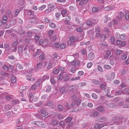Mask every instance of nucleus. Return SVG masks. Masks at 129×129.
<instances>
[{"label":"nucleus","mask_w":129,"mask_h":129,"mask_svg":"<svg viewBox=\"0 0 129 129\" xmlns=\"http://www.w3.org/2000/svg\"><path fill=\"white\" fill-rule=\"evenodd\" d=\"M46 7V6L45 5H43L41 7L39 8V10H42L45 9Z\"/></svg>","instance_id":"8fccbe9b"},{"label":"nucleus","mask_w":129,"mask_h":129,"mask_svg":"<svg viewBox=\"0 0 129 129\" xmlns=\"http://www.w3.org/2000/svg\"><path fill=\"white\" fill-rule=\"evenodd\" d=\"M88 1V0H81L80 2V4L81 5L84 4L86 3Z\"/></svg>","instance_id":"7c9ffc66"},{"label":"nucleus","mask_w":129,"mask_h":129,"mask_svg":"<svg viewBox=\"0 0 129 129\" xmlns=\"http://www.w3.org/2000/svg\"><path fill=\"white\" fill-rule=\"evenodd\" d=\"M23 47L21 46H19L18 48V51L19 54L20 55L23 51Z\"/></svg>","instance_id":"4be33fe9"},{"label":"nucleus","mask_w":129,"mask_h":129,"mask_svg":"<svg viewBox=\"0 0 129 129\" xmlns=\"http://www.w3.org/2000/svg\"><path fill=\"white\" fill-rule=\"evenodd\" d=\"M127 56L126 55H123L121 56V58L123 60H125L127 58Z\"/></svg>","instance_id":"338daca9"},{"label":"nucleus","mask_w":129,"mask_h":129,"mask_svg":"<svg viewBox=\"0 0 129 129\" xmlns=\"http://www.w3.org/2000/svg\"><path fill=\"white\" fill-rule=\"evenodd\" d=\"M115 77V74L114 72H112L111 74V78L112 79H113Z\"/></svg>","instance_id":"a18cd8bd"},{"label":"nucleus","mask_w":129,"mask_h":129,"mask_svg":"<svg viewBox=\"0 0 129 129\" xmlns=\"http://www.w3.org/2000/svg\"><path fill=\"white\" fill-rule=\"evenodd\" d=\"M99 114V112H94L93 113V115L94 117L97 116Z\"/></svg>","instance_id":"864d4df0"},{"label":"nucleus","mask_w":129,"mask_h":129,"mask_svg":"<svg viewBox=\"0 0 129 129\" xmlns=\"http://www.w3.org/2000/svg\"><path fill=\"white\" fill-rule=\"evenodd\" d=\"M60 91L62 93H67L68 92V90L64 87H62L60 89Z\"/></svg>","instance_id":"a211bd4d"},{"label":"nucleus","mask_w":129,"mask_h":129,"mask_svg":"<svg viewBox=\"0 0 129 129\" xmlns=\"http://www.w3.org/2000/svg\"><path fill=\"white\" fill-rule=\"evenodd\" d=\"M13 104L14 105H16L17 104L20 103V101L18 100H14L12 101Z\"/></svg>","instance_id":"c85d7f7f"},{"label":"nucleus","mask_w":129,"mask_h":129,"mask_svg":"<svg viewBox=\"0 0 129 129\" xmlns=\"http://www.w3.org/2000/svg\"><path fill=\"white\" fill-rule=\"evenodd\" d=\"M126 36L125 34H122L120 35L119 38L121 40H123L126 38Z\"/></svg>","instance_id":"6ab92c4d"},{"label":"nucleus","mask_w":129,"mask_h":129,"mask_svg":"<svg viewBox=\"0 0 129 129\" xmlns=\"http://www.w3.org/2000/svg\"><path fill=\"white\" fill-rule=\"evenodd\" d=\"M3 68V69L6 71H8L9 69L8 67L6 65H4Z\"/></svg>","instance_id":"4d7b16f0"},{"label":"nucleus","mask_w":129,"mask_h":129,"mask_svg":"<svg viewBox=\"0 0 129 129\" xmlns=\"http://www.w3.org/2000/svg\"><path fill=\"white\" fill-rule=\"evenodd\" d=\"M104 67L105 68L108 69H111V66L107 64L105 65L104 66Z\"/></svg>","instance_id":"de8ad7c7"},{"label":"nucleus","mask_w":129,"mask_h":129,"mask_svg":"<svg viewBox=\"0 0 129 129\" xmlns=\"http://www.w3.org/2000/svg\"><path fill=\"white\" fill-rule=\"evenodd\" d=\"M106 119H107V118L104 117H102L101 118L99 119L98 120L99 121H103L106 120Z\"/></svg>","instance_id":"5fc2aeb1"},{"label":"nucleus","mask_w":129,"mask_h":129,"mask_svg":"<svg viewBox=\"0 0 129 129\" xmlns=\"http://www.w3.org/2000/svg\"><path fill=\"white\" fill-rule=\"evenodd\" d=\"M92 10L93 12H96L98 11V9L96 7H94L92 8Z\"/></svg>","instance_id":"3c124183"},{"label":"nucleus","mask_w":129,"mask_h":129,"mask_svg":"<svg viewBox=\"0 0 129 129\" xmlns=\"http://www.w3.org/2000/svg\"><path fill=\"white\" fill-rule=\"evenodd\" d=\"M11 82L13 83H15L16 81V78L14 77H12L11 78Z\"/></svg>","instance_id":"473e14b6"},{"label":"nucleus","mask_w":129,"mask_h":129,"mask_svg":"<svg viewBox=\"0 0 129 129\" xmlns=\"http://www.w3.org/2000/svg\"><path fill=\"white\" fill-rule=\"evenodd\" d=\"M41 115L43 117H45L47 115V113L46 111H45L43 110H40Z\"/></svg>","instance_id":"aec40b11"},{"label":"nucleus","mask_w":129,"mask_h":129,"mask_svg":"<svg viewBox=\"0 0 129 129\" xmlns=\"http://www.w3.org/2000/svg\"><path fill=\"white\" fill-rule=\"evenodd\" d=\"M70 40L68 41L67 43L69 46H73L74 45L76 42H77L76 40L75 37L74 36H72L70 37L69 38Z\"/></svg>","instance_id":"f03ea898"},{"label":"nucleus","mask_w":129,"mask_h":129,"mask_svg":"<svg viewBox=\"0 0 129 129\" xmlns=\"http://www.w3.org/2000/svg\"><path fill=\"white\" fill-rule=\"evenodd\" d=\"M99 129H100L105 126H106L107 125V123H104V124H99Z\"/></svg>","instance_id":"2f4dec72"},{"label":"nucleus","mask_w":129,"mask_h":129,"mask_svg":"<svg viewBox=\"0 0 129 129\" xmlns=\"http://www.w3.org/2000/svg\"><path fill=\"white\" fill-rule=\"evenodd\" d=\"M94 57V53L92 52H90L88 55V58L90 60H92Z\"/></svg>","instance_id":"9b49d317"},{"label":"nucleus","mask_w":129,"mask_h":129,"mask_svg":"<svg viewBox=\"0 0 129 129\" xmlns=\"http://www.w3.org/2000/svg\"><path fill=\"white\" fill-rule=\"evenodd\" d=\"M46 92H49L51 91L52 89V87L50 86H46Z\"/></svg>","instance_id":"5701e85b"},{"label":"nucleus","mask_w":129,"mask_h":129,"mask_svg":"<svg viewBox=\"0 0 129 129\" xmlns=\"http://www.w3.org/2000/svg\"><path fill=\"white\" fill-rule=\"evenodd\" d=\"M86 23L88 26H90L92 24L91 20L90 19L88 20L86 22Z\"/></svg>","instance_id":"58836bf2"},{"label":"nucleus","mask_w":129,"mask_h":129,"mask_svg":"<svg viewBox=\"0 0 129 129\" xmlns=\"http://www.w3.org/2000/svg\"><path fill=\"white\" fill-rule=\"evenodd\" d=\"M80 63V62L79 61L75 59L72 61L71 63V64L73 66H78L79 65Z\"/></svg>","instance_id":"39448f33"},{"label":"nucleus","mask_w":129,"mask_h":129,"mask_svg":"<svg viewBox=\"0 0 129 129\" xmlns=\"http://www.w3.org/2000/svg\"><path fill=\"white\" fill-rule=\"evenodd\" d=\"M67 12L65 10H62L61 12V14L63 16L64 15L67 13Z\"/></svg>","instance_id":"052dcab7"},{"label":"nucleus","mask_w":129,"mask_h":129,"mask_svg":"<svg viewBox=\"0 0 129 129\" xmlns=\"http://www.w3.org/2000/svg\"><path fill=\"white\" fill-rule=\"evenodd\" d=\"M9 47V44L7 42L5 43L4 44V48H8Z\"/></svg>","instance_id":"69168bd1"},{"label":"nucleus","mask_w":129,"mask_h":129,"mask_svg":"<svg viewBox=\"0 0 129 129\" xmlns=\"http://www.w3.org/2000/svg\"><path fill=\"white\" fill-rule=\"evenodd\" d=\"M125 18L127 20H129V11L126 12L125 14Z\"/></svg>","instance_id":"c756f323"},{"label":"nucleus","mask_w":129,"mask_h":129,"mask_svg":"<svg viewBox=\"0 0 129 129\" xmlns=\"http://www.w3.org/2000/svg\"><path fill=\"white\" fill-rule=\"evenodd\" d=\"M123 120V118L122 117H116L113 118L112 121V124H119Z\"/></svg>","instance_id":"f257e3e1"},{"label":"nucleus","mask_w":129,"mask_h":129,"mask_svg":"<svg viewBox=\"0 0 129 129\" xmlns=\"http://www.w3.org/2000/svg\"><path fill=\"white\" fill-rule=\"evenodd\" d=\"M34 33L32 32L28 31L27 33V35L28 36L31 37L33 35Z\"/></svg>","instance_id":"c9c22d12"},{"label":"nucleus","mask_w":129,"mask_h":129,"mask_svg":"<svg viewBox=\"0 0 129 129\" xmlns=\"http://www.w3.org/2000/svg\"><path fill=\"white\" fill-rule=\"evenodd\" d=\"M49 78V76L47 75L44 76L42 79L40 78L39 79V82H40L41 81H44L45 80H48Z\"/></svg>","instance_id":"9d476101"},{"label":"nucleus","mask_w":129,"mask_h":129,"mask_svg":"<svg viewBox=\"0 0 129 129\" xmlns=\"http://www.w3.org/2000/svg\"><path fill=\"white\" fill-rule=\"evenodd\" d=\"M35 124L41 127H44L45 126L44 123L42 122H37L35 123Z\"/></svg>","instance_id":"423d86ee"},{"label":"nucleus","mask_w":129,"mask_h":129,"mask_svg":"<svg viewBox=\"0 0 129 129\" xmlns=\"http://www.w3.org/2000/svg\"><path fill=\"white\" fill-rule=\"evenodd\" d=\"M53 124L54 125H56L58 124V122L57 120L56 119L53 120L52 121Z\"/></svg>","instance_id":"c03bdc74"},{"label":"nucleus","mask_w":129,"mask_h":129,"mask_svg":"<svg viewBox=\"0 0 129 129\" xmlns=\"http://www.w3.org/2000/svg\"><path fill=\"white\" fill-rule=\"evenodd\" d=\"M16 20L13 19L10 21V23L11 24V25H14V24L16 23Z\"/></svg>","instance_id":"ea45409f"},{"label":"nucleus","mask_w":129,"mask_h":129,"mask_svg":"<svg viewBox=\"0 0 129 129\" xmlns=\"http://www.w3.org/2000/svg\"><path fill=\"white\" fill-rule=\"evenodd\" d=\"M50 27L53 28H55L56 27V25L53 22H51L49 25Z\"/></svg>","instance_id":"f704fd0d"},{"label":"nucleus","mask_w":129,"mask_h":129,"mask_svg":"<svg viewBox=\"0 0 129 129\" xmlns=\"http://www.w3.org/2000/svg\"><path fill=\"white\" fill-rule=\"evenodd\" d=\"M108 106L110 107L114 108L116 106V104L113 103H111L108 104Z\"/></svg>","instance_id":"393cba45"},{"label":"nucleus","mask_w":129,"mask_h":129,"mask_svg":"<svg viewBox=\"0 0 129 129\" xmlns=\"http://www.w3.org/2000/svg\"><path fill=\"white\" fill-rule=\"evenodd\" d=\"M124 14L123 12H121L120 13L118 16L117 17V18L118 19L121 20L122 18L124 16Z\"/></svg>","instance_id":"412c9836"},{"label":"nucleus","mask_w":129,"mask_h":129,"mask_svg":"<svg viewBox=\"0 0 129 129\" xmlns=\"http://www.w3.org/2000/svg\"><path fill=\"white\" fill-rule=\"evenodd\" d=\"M29 19H34L35 20L37 19V17H36L33 14V15H31L29 17Z\"/></svg>","instance_id":"37998d69"},{"label":"nucleus","mask_w":129,"mask_h":129,"mask_svg":"<svg viewBox=\"0 0 129 129\" xmlns=\"http://www.w3.org/2000/svg\"><path fill=\"white\" fill-rule=\"evenodd\" d=\"M92 65V62H90L88 63L87 64V67L88 68H90Z\"/></svg>","instance_id":"774afa93"},{"label":"nucleus","mask_w":129,"mask_h":129,"mask_svg":"<svg viewBox=\"0 0 129 129\" xmlns=\"http://www.w3.org/2000/svg\"><path fill=\"white\" fill-rule=\"evenodd\" d=\"M96 109L97 110H99L101 112H103L105 110L104 107L101 106H98L97 107Z\"/></svg>","instance_id":"4468645a"},{"label":"nucleus","mask_w":129,"mask_h":129,"mask_svg":"<svg viewBox=\"0 0 129 129\" xmlns=\"http://www.w3.org/2000/svg\"><path fill=\"white\" fill-rule=\"evenodd\" d=\"M39 57L40 60H42L45 58V56L44 54H41L39 56Z\"/></svg>","instance_id":"a19ab883"},{"label":"nucleus","mask_w":129,"mask_h":129,"mask_svg":"<svg viewBox=\"0 0 129 129\" xmlns=\"http://www.w3.org/2000/svg\"><path fill=\"white\" fill-rule=\"evenodd\" d=\"M25 31L22 29V27H21V28L19 30V34L21 35L25 33Z\"/></svg>","instance_id":"e433bc0d"},{"label":"nucleus","mask_w":129,"mask_h":129,"mask_svg":"<svg viewBox=\"0 0 129 129\" xmlns=\"http://www.w3.org/2000/svg\"><path fill=\"white\" fill-rule=\"evenodd\" d=\"M84 36L82 34H80L78 36L75 37L76 40L77 42H79L82 40L84 38Z\"/></svg>","instance_id":"20e7f679"},{"label":"nucleus","mask_w":129,"mask_h":129,"mask_svg":"<svg viewBox=\"0 0 129 129\" xmlns=\"http://www.w3.org/2000/svg\"><path fill=\"white\" fill-rule=\"evenodd\" d=\"M92 82L94 84L97 85L100 84L101 83V81L96 79H93L92 81Z\"/></svg>","instance_id":"dca6fc26"},{"label":"nucleus","mask_w":129,"mask_h":129,"mask_svg":"<svg viewBox=\"0 0 129 129\" xmlns=\"http://www.w3.org/2000/svg\"><path fill=\"white\" fill-rule=\"evenodd\" d=\"M52 67V65L51 63H49L48 64L47 67V68L48 70H49Z\"/></svg>","instance_id":"680f3d73"},{"label":"nucleus","mask_w":129,"mask_h":129,"mask_svg":"<svg viewBox=\"0 0 129 129\" xmlns=\"http://www.w3.org/2000/svg\"><path fill=\"white\" fill-rule=\"evenodd\" d=\"M25 4V2L23 0H20L19 2V4L20 6H22Z\"/></svg>","instance_id":"09e8293b"},{"label":"nucleus","mask_w":129,"mask_h":129,"mask_svg":"<svg viewBox=\"0 0 129 129\" xmlns=\"http://www.w3.org/2000/svg\"><path fill=\"white\" fill-rule=\"evenodd\" d=\"M42 53V52L41 50L40 49H37V51L36 52L34 53H33V56L35 57L37 56H38Z\"/></svg>","instance_id":"0eeeda50"},{"label":"nucleus","mask_w":129,"mask_h":129,"mask_svg":"<svg viewBox=\"0 0 129 129\" xmlns=\"http://www.w3.org/2000/svg\"><path fill=\"white\" fill-rule=\"evenodd\" d=\"M59 124L61 126L63 127L65 124V122H64V121H61L59 123Z\"/></svg>","instance_id":"79ce46f5"},{"label":"nucleus","mask_w":129,"mask_h":129,"mask_svg":"<svg viewBox=\"0 0 129 129\" xmlns=\"http://www.w3.org/2000/svg\"><path fill=\"white\" fill-rule=\"evenodd\" d=\"M27 12H28V15L30 16L33 15L34 14L33 12H32L31 10H28Z\"/></svg>","instance_id":"6e6d98bb"},{"label":"nucleus","mask_w":129,"mask_h":129,"mask_svg":"<svg viewBox=\"0 0 129 129\" xmlns=\"http://www.w3.org/2000/svg\"><path fill=\"white\" fill-rule=\"evenodd\" d=\"M72 118L71 117H68L65 119L64 121L65 122L67 123L70 122L72 120Z\"/></svg>","instance_id":"b1692460"},{"label":"nucleus","mask_w":129,"mask_h":129,"mask_svg":"<svg viewBox=\"0 0 129 129\" xmlns=\"http://www.w3.org/2000/svg\"><path fill=\"white\" fill-rule=\"evenodd\" d=\"M80 79V77L79 76H77L75 78H73L71 79V80L72 81H75L77 80H79Z\"/></svg>","instance_id":"72a5a7b5"},{"label":"nucleus","mask_w":129,"mask_h":129,"mask_svg":"<svg viewBox=\"0 0 129 129\" xmlns=\"http://www.w3.org/2000/svg\"><path fill=\"white\" fill-rule=\"evenodd\" d=\"M115 7V6H107L105 7L104 8V9L106 11H108L109 10H110L112 9Z\"/></svg>","instance_id":"ddd939ff"},{"label":"nucleus","mask_w":129,"mask_h":129,"mask_svg":"<svg viewBox=\"0 0 129 129\" xmlns=\"http://www.w3.org/2000/svg\"><path fill=\"white\" fill-rule=\"evenodd\" d=\"M48 6H49V9L48 11L49 12L51 11L55 8V5H52L51 4H49L48 5Z\"/></svg>","instance_id":"6e6552de"},{"label":"nucleus","mask_w":129,"mask_h":129,"mask_svg":"<svg viewBox=\"0 0 129 129\" xmlns=\"http://www.w3.org/2000/svg\"><path fill=\"white\" fill-rule=\"evenodd\" d=\"M12 98V96L11 95H9L6 96V99L8 100H10Z\"/></svg>","instance_id":"49530a36"},{"label":"nucleus","mask_w":129,"mask_h":129,"mask_svg":"<svg viewBox=\"0 0 129 129\" xmlns=\"http://www.w3.org/2000/svg\"><path fill=\"white\" fill-rule=\"evenodd\" d=\"M7 15L9 16L10 18H13V17L12 13L9 10H8L7 11Z\"/></svg>","instance_id":"f3484780"},{"label":"nucleus","mask_w":129,"mask_h":129,"mask_svg":"<svg viewBox=\"0 0 129 129\" xmlns=\"http://www.w3.org/2000/svg\"><path fill=\"white\" fill-rule=\"evenodd\" d=\"M55 48L57 49L60 50V44L58 43H55L54 44Z\"/></svg>","instance_id":"a878e982"},{"label":"nucleus","mask_w":129,"mask_h":129,"mask_svg":"<svg viewBox=\"0 0 129 129\" xmlns=\"http://www.w3.org/2000/svg\"><path fill=\"white\" fill-rule=\"evenodd\" d=\"M120 82V81L119 80H115L114 81L113 83L115 85H117L119 84Z\"/></svg>","instance_id":"4c0bfd02"},{"label":"nucleus","mask_w":129,"mask_h":129,"mask_svg":"<svg viewBox=\"0 0 129 129\" xmlns=\"http://www.w3.org/2000/svg\"><path fill=\"white\" fill-rule=\"evenodd\" d=\"M43 104V102L41 101H40L39 103H37L35 104V105L37 107H40L41 106H42Z\"/></svg>","instance_id":"cd10ccee"},{"label":"nucleus","mask_w":129,"mask_h":129,"mask_svg":"<svg viewBox=\"0 0 129 129\" xmlns=\"http://www.w3.org/2000/svg\"><path fill=\"white\" fill-rule=\"evenodd\" d=\"M16 67L20 69H22L23 68L22 66L19 64L18 63L16 65Z\"/></svg>","instance_id":"13d9d810"},{"label":"nucleus","mask_w":129,"mask_h":129,"mask_svg":"<svg viewBox=\"0 0 129 129\" xmlns=\"http://www.w3.org/2000/svg\"><path fill=\"white\" fill-rule=\"evenodd\" d=\"M37 88V86L36 84H34L31 87V89L32 90L36 89Z\"/></svg>","instance_id":"603ef678"},{"label":"nucleus","mask_w":129,"mask_h":129,"mask_svg":"<svg viewBox=\"0 0 129 129\" xmlns=\"http://www.w3.org/2000/svg\"><path fill=\"white\" fill-rule=\"evenodd\" d=\"M81 52L82 54L84 55H86V50L85 49H83L82 50Z\"/></svg>","instance_id":"e2e57ef3"},{"label":"nucleus","mask_w":129,"mask_h":129,"mask_svg":"<svg viewBox=\"0 0 129 129\" xmlns=\"http://www.w3.org/2000/svg\"><path fill=\"white\" fill-rule=\"evenodd\" d=\"M53 104L52 102L51 101H48L47 104V106H52Z\"/></svg>","instance_id":"0e129e2a"},{"label":"nucleus","mask_w":129,"mask_h":129,"mask_svg":"<svg viewBox=\"0 0 129 129\" xmlns=\"http://www.w3.org/2000/svg\"><path fill=\"white\" fill-rule=\"evenodd\" d=\"M0 74L6 78L9 77L10 76L9 74L3 71H1Z\"/></svg>","instance_id":"1a4fd4ad"},{"label":"nucleus","mask_w":129,"mask_h":129,"mask_svg":"<svg viewBox=\"0 0 129 129\" xmlns=\"http://www.w3.org/2000/svg\"><path fill=\"white\" fill-rule=\"evenodd\" d=\"M66 47V45L64 43H62L60 44V49L64 48Z\"/></svg>","instance_id":"bb28decb"},{"label":"nucleus","mask_w":129,"mask_h":129,"mask_svg":"<svg viewBox=\"0 0 129 129\" xmlns=\"http://www.w3.org/2000/svg\"><path fill=\"white\" fill-rule=\"evenodd\" d=\"M7 20L8 18L6 15L3 16L2 18V21L0 20V26L2 25L3 23L5 24L6 23Z\"/></svg>","instance_id":"7ed1b4c3"},{"label":"nucleus","mask_w":129,"mask_h":129,"mask_svg":"<svg viewBox=\"0 0 129 129\" xmlns=\"http://www.w3.org/2000/svg\"><path fill=\"white\" fill-rule=\"evenodd\" d=\"M42 62L38 63L37 65V67L35 68V71H37L38 70V69L41 68L42 67Z\"/></svg>","instance_id":"2eb2a0df"},{"label":"nucleus","mask_w":129,"mask_h":129,"mask_svg":"<svg viewBox=\"0 0 129 129\" xmlns=\"http://www.w3.org/2000/svg\"><path fill=\"white\" fill-rule=\"evenodd\" d=\"M7 23L6 25H4L3 26V28H8L11 26V24L10 23V21L8 20L7 21Z\"/></svg>","instance_id":"f8f14e48"},{"label":"nucleus","mask_w":129,"mask_h":129,"mask_svg":"<svg viewBox=\"0 0 129 129\" xmlns=\"http://www.w3.org/2000/svg\"><path fill=\"white\" fill-rule=\"evenodd\" d=\"M63 77V76L62 74H60L58 76V79L59 80H62Z\"/></svg>","instance_id":"bf43d9fd"}]
</instances>
